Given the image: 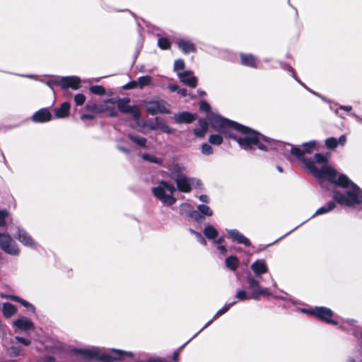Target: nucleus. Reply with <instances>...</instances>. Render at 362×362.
Masks as SVG:
<instances>
[{
	"mask_svg": "<svg viewBox=\"0 0 362 362\" xmlns=\"http://www.w3.org/2000/svg\"><path fill=\"white\" fill-rule=\"evenodd\" d=\"M0 247L11 255L18 256L20 253L17 244L8 234L0 233Z\"/></svg>",
	"mask_w": 362,
	"mask_h": 362,
	"instance_id": "0eeeda50",
	"label": "nucleus"
},
{
	"mask_svg": "<svg viewBox=\"0 0 362 362\" xmlns=\"http://www.w3.org/2000/svg\"><path fill=\"white\" fill-rule=\"evenodd\" d=\"M13 327L21 331H28L34 328V323L26 317H21L13 322Z\"/></svg>",
	"mask_w": 362,
	"mask_h": 362,
	"instance_id": "f3484780",
	"label": "nucleus"
},
{
	"mask_svg": "<svg viewBox=\"0 0 362 362\" xmlns=\"http://www.w3.org/2000/svg\"><path fill=\"white\" fill-rule=\"evenodd\" d=\"M52 117L49 108L44 107L35 112L32 116V119L35 122L44 123L50 121Z\"/></svg>",
	"mask_w": 362,
	"mask_h": 362,
	"instance_id": "2eb2a0df",
	"label": "nucleus"
},
{
	"mask_svg": "<svg viewBox=\"0 0 362 362\" xmlns=\"http://www.w3.org/2000/svg\"><path fill=\"white\" fill-rule=\"evenodd\" d=\"M177 47L184 53L189 54L195 52L197 49L195 45L189 40L185 38L177 39L175 42Z\"/></svg>",
	"mask_w": 362,
	"mask_h": 362,
	"instance_id": "dca6fc26",
	"label": "nucleus"
},
{
	"mask_svg": "<svg viewBox=\"0 0 362 362\" xmlns=\"http://www.w3.org/2000/svg\"><path fill=\"white\" fill-rule=\"evenodd\" d=\"M338 144L344 146L346 141V137L344 134L341 135L339 138L337 139Z\"/></svg>",
	"mask_w": 362,
	"mask_h": 362,
	"instance_id": "0e129e2a",
	"label": "nucleus"
},
{
	"mask_svg": "<svg viewBox=\"0 0 362 362\" xmlns=\"http://www.w3.org/2000/svg\"><path fill=\"white\" fill-rule=\"evenodd\" d=\"M8 212L7 210H0V226H6V218L8 216Z\"/></svg>",
	"mask_w": 362,
	"mask_h": 362,
	"instance_id": "3c124183",
	"label": "nucleus"
},
{
	"mask_svg": "<svg viewBox=\"0 0 362 362\" xmlns=\"http://www.w3.org/2000/svg\"><path fill=\"white\" fill-rule=\"evenodd\" d=\"M141 156L144 160H147L151 163L160 165L163 162V160L160 158L156 157L153 155H151L147 153H144L141 154Z\"/></svg>",
	"mask_w": 362,
	"mask_h": 362,
	"instance_id": "72a5a7b5",
	"label": "nucleus"
},
{
	"mask_svg": "<svg viewBox=\"0 0 362 362\" xmlns=\"http://www.w3.org/2000/svg\"><path fill=\"white\" fill-rule=\"evenodd\" d=\"M250 268L253 271L255 276H259L267 273L268 271L267 265L264 259H257L251 264Z\"/></svg>",
	"mask_w": 362,
	"mask_h": 362,
	"instance_id": "6ab92c4d",
	"label": "nucleus"
},
{
	"mask_svg": "<svg viewBox=\"0 0 362 362\" xmlns=\"http://www.w3.org/2000/svg\"><path fill=\"white\" fill-rule=\"evenodd\" d=\"M315 317L317 319L332 325H337L339 321L334 318V315L332 310L326 307H315Z\"/></svg>",
	"mask_w": 362,
	"mask_h": 362,
	"instance_id": "6e6552de",
	"label": "nucleus"
},
{
	"mask_svg": "<svg viewBox=\"0 0 362 362\" xmlns=\"http://www.w3.org/2000/svg\"><path fill=\"white\" fill-rule=\"evenodd\" d=\"M15 340H16L18 342L25 345V346H29L31 344V341L29 339H25L19 336L15 337Z\"/></svg>",
	"mask_w": 362,
	"mask_h": 362,
	"instance_id": "6e6d98bb",
	"label": "nucleus"
},
{
	"mask_svg": "<svg viewBox=\"0 0 362 362\" xmlns=\"http://www.w3.org/2000/svg\"><path fill=\"white\" fill-rule=\"evenodd\" d=\"M189 217L198 223H202L204 220V217L200 214L198 209H192V211L189 214Z\"/></svg>",
	"mask_w": 362,
	"mask_h": 362,
	"instance_id": "a18cd8bd",
	"label": "nucleus"
},
{
	"mask_svg": "<svg viewBox=\"0 0 362 362\" xmlns=\"http://www.w3.org/2000/svg\"><path fill=\"white\" fill-rule=\"evenodd\" d=\"M150 129L152 130L159 129L162 132L167 134H173L175 132V129L170 127L168 124H166L164 122L160 120L159 117H156L155 119V122L150 127Z\"/></svg>",
	"mask_w": 362,
	"mask_h": 362,
	"instance_id": "aec40b11",
	"label": "nucleus"
},
{
	"mask_svg": "<svg viewBox=\"0 0 362 362\" xmlns=\"http://www.w3.org/2000/svg\"><path fill=\"white\" fill-rule=\"evenodd\" d=\"M235 298L238 299V300L240 301H244L246 300L252 299V294H248L245 290L243 289H238L235 294Z\"/></svg>",
	"mask_w": 362,
	"mask_h": 362,
	"instance_id": "c9c22d12",
	"label": "nucleus"
},
{
	"mask_svg": "<svg viewBox=\"0 0 362 362\" xmlns=\"http://www.w3.org/2000/svg\"><path fill=\"white\" fill-rule=\"evenodd\" d=\"M130 102L129 98H123L116 99V104L117 105L118 110L122 113H133L135 117L139 116V112L135 106L129 105V103Z\"/></svg>",
	"mask_w": 362,
	"mask_h": 362,
	"instance_id": "9b49d317",
	"label": "nucleus"
},
{
	"mask_svg": "<svg viewBox=\"0 0 362 362\" xmlns=\"http://www.w3.org/2000/svg\"><path fill=\"white\" fill-rule=\"evenodd\" d=\"M177 76L181 83L185 84L191 88H195L197 84V78L192 75L190 71H184L178 72Z\"/></svg>",
	"mask_w": 362,
	"mask_h": 362,
	"instance_id": "4468645a",
	"label": "nucleus"
},
{
	"mask_svg": "<svg viewBox=\"0 0 362 362\" xmlns=\"http://www.w3.org/2000/svg\"><path fill=\"white\" fill-rule=\"evenodd\" d=\"M136 87V81H132L129 83H128L127 84H126L125 86H124V89H128V88H134Z\"/></svg>",
	"mask_w": 362,
	"mask_h": 362,
	"instance_id": "e2e57ef3",
	"label": "nucleus"
},
{
	"mask_svg": "<svg viewBox=\"0 0 362 362\" xmlns=\"http://www.w3.org/2000/svg\"><path fill=\"white\" fill-rule=\"evenodd\" d=\"M70 110V103L64 102L59 107L54 110V117L56 118H64L69 115Z\"/></svg>",
	"mask_w": 362,
	"mask_h": 362,
	"instance_id": "4be33fe9",
	"label": "nucleus"
},
{
	"mask_svg": "<svg viewBox=\"0 0 362 362\" xmlns=\"http://www.w3.org/2000/svg\"><path fill=\"white\" fill-rule=\"evenodd\" d=\"M208 119L211 127L221 133L226 134L230 129L242 133L243 135L240 136L228 133V137L235 140L240 146L246 151L255 150V146L264 151L276 150L288 158V153L290 152L288 147L291 146L290 144L271 139L248 127L218 115L210 114Z\"/></svg>",
	"mask_w": 362,
	"mask_h": 362,
	"instance_id": "f257e3e1",
	"label": "nucleus"
},
{
	"mask_svg": "<svg viewBox=\"0 0 362 362\" xmlns=\"http://www.w3.org/2000/svg\"><path fill=\"white\" fill-rule=\"evenodd\" d=\"M90 93L98 95H103L105 94V89L103 86L100 85L91 86L89 88Z\"/></svg>",
	"mask_w": 362,
	"mask_h": 362,
	"instance_id": "4c0bfd02",
	"label": "nucleus"
},
{
	"mask_svg": "<svg viewBox=\"0 0 362 362\" xmlns=\"http://www.w3.org/2000/svg\"><path fill=\"white\" fill-rule=\"evenodd\" d=\"M189 232L190 233H192V235H195V237L197 238V241L202 245L204 246H206L207 245V242L205 239V236L204 237L201 233L198 232V231H196L194 230V229H192L190 228L189 229Z\"/></svg>",
	"mask_w": 362,
	"mask_h": 362,
	"instance_id": "37998d69",
	"label": "nucleus"
},
{
	"mask_svg": "<svg viewBox=\"0 0 362 362\" xmlns=\"http://www.w3.org/2000/svg\"><path fill=\"white\" fill-rule=\"evenodd\" d=\"M241 64L246 66L252 68H256V59L252 54H240Z\"/></svg>",
	"mask_w": 362,
	"mask_h": 362,
	"instance_id": "5701e85b",
	"label": "nucleus"
},
{
	"mask_svg": "<svg viewBox=\"0 0 362 362\" xmlns=\"http://www.w3.org/2000/svg\"><path fill=\"white\" fill-rule=\"evenodd\" d=\"M168 88H169V90L171 91V92H175L178 90V86L176 85V84H173V83H170L168 84Z\"/></svg>",
	"mask_w": 362,
	"mask_h": 362,
	"instance_id": "774afa93",
	"label": "nucleus"
},
{
	"mask_svg": "<svg viewBox=\"0 0 362 362\" xmlns=\"http://www.w3.org/2000/svg\"><path fill=\"white\" fill-rule=\"evenodd\" d=\"M114 355L107 354L101 349L93 346L88 349H73L69 350L61 345L55 346L52 349V355L41 356L38 362H69L72 354H81L85 359L96 360L102 362H114L121 361L125 356L133 357L130 351L112 349Z\"/></svg>",
	"mask_w": 362,
	"mask_h": 362,
	"instance_id": "f03ea898",
	"label": "nucleus"
},
{
	"mask_svg": "<svg viewBox=\"0 0 362 362\" xmlns=\"http://www.w3.org/2000/svg\"><path fill=\"white\" fill-rule=\"evenodd\" d=\"M115 98H112L105 100L103 103V112H107L110 117H116L117 115V112L115 110Z\"/></svg>",
	"mask_w": 362,
	"mask_h": 362,
	"instance_id": "412c9836",
	"label": "nucleus"
},
{
	"mask_svg": "<svg viewBox=\"0 0 362 362\" xmlns=\"http://www.w3.org/2000/svg\"><path fill=\"white\" fill-rule=\"evenodd\" d=\"M203 233L205 238L210 240H215L218 235V230L211 225L206 226Z\"/></svg>",
	"mask_w": 362,
	"mask_h": 362,
	"instance_id": "bb28decb",
	"label": "nucleus"
},
{
	"mask_svg": "<svg viewBox=\"0 0 362 362\" xmlns=\"http://www.w3.org/2000/svg\"><path fill=\"white\" fill-rule=\"evenodd\" d=\"M93 119H94V116L90 114H83L81 115V119H82V120H84V119L93 120Z\"/></svg>",
	"mask_w": 362,
	"mask_h": 362,
	"instance_id": "338daca9",
	"label": "nucleus"
},
{
	"mask_svg": "<svg viewBox=\"0 0 362 362\" xmlns=\"http://www.w3.org/2000/svg\"><path fill=\"white\" fill-rule=\"evenodd\" d=\"M168 106V103L163 100H151L145 104L146 111L151 115L170 113Z\"/></svg>",
	"mask_w": 362,
	"mask_h": 362,
	"instance_id": "423d86ee",
	"label": "nucleus"
},
{
	"mask_svg": "<svg viewBox=\"0 0 362 362\" xmlns=\"http://www.w3.org/2000/svg\"><path fill=\"white\" fill-rule=\"evenodd\" d=\"M316 145H317V141H314V140L303 143L302 146L303 147V149L304 154L313 153V151H314V149L316 147Z\"/></svg>",
	"mask_w": 362,
	"mask_h": 362,
	"instance_id": "f704fd0d",
	"label": "nucleus"
},
{
	"mask_svg": "<svg viewBox=\"0 0 362 362\" xmlns=\"http://www.w3.org/2000/svg\"><path fill=\"white\" fill-rule=\"evenodd\" d=\"M151 83V77L148 75L142 76L138 78L136 81V87L143 88L145 86H149Z\"/></svg>",
	"mask_w": 362,
	"mask_h": 362,
	"instance_id": "473e14b6",
	"label": "nucleus"
},
{
	"mask_svg": "<svg viewBox=\"0 0 362 362\" xmlns=\"http://www.w3.org/2000/svg\"><path fill=\"white\" fill-rule=\"evenodd\" d=\"M202 153L206 156L211 155L213 153V148L209 144L204 143L202 146Z\"/></svg>",
	"mask_w": 362,
	"mask_h": 362,
	"instance_id": "09e8293b",
	"label": "nucleus"
},
{
	"mask_svg": "<svg viewBox=\"0 0 362 362\" xmlns=\"http://www.w3.org/2000/svg\"><path fill=\"white\" fill-rule=\"evenodd\" d=\"M193 132L196 136L204 137L207 131L202 128H195Z\"/></svg>",
	"mask_w": 362,
	"mask_h": 362,
	"instance_id": "13d9d810",
	"label": "nucleus"
},
{
	"mask_svg": "<svg viewBox=\"0 0 362 362\" xmlns=\"http://www.w3.org/2000/svg\"><path fill=\"white\" fill-rule=\"evenodd\" d=\"M290 147V153L304 164L308 173L318 180L321 186H323L325 180L339 187H344L349 183L350 180L346 175L339 174L332 166L325 165L317 168L311 159L304 156L303 149L293 145Z\"/></svg>",
	"mask_w": 362,
	"mask_h": 362,
	"instance_id": "7ed1b4c3",
	"label": "nucleus"
},
{
	"mask_svg": "<svg viewBox=\"0 0 362 362\" xmlns=\"http://www.w3.org/2000/svg\"><path fill=\"white\" fill-rule=\"evenodd\" d=\"M195 180L194 178H189L186 175L176 177L175 182L177 188L180 192H189L192 189V185L194 184Z\"/></svg>",
	"mask_w": 362,
	"mask_h": 362,
	"instance_id": "f8f14e48",
	"label": "nucleus"
},
{
	"mask_svg": "<svg viewBox=\"0 0 362 362\" xmlns=\"http://www.w3.org/2000/svg\"><path fill=\"white\" fill-rule=\"evenodd\" d=\"M264 295V296H272V293L269 291V289L266 287L259 286L258 289H256L252 292V299L255 300H259V296Z\"/></svg>",
	"mask_w": 362,
	"mask_h": 362,
	"instance_id": "2f4dec72",
	"label": "nucleus"
},
{
	"mask_svg": "<svg viewBox=\"0 0 362 362\" xmlns=\"http://www.w3.org/2000/svg\"><path fill=\"white\" fill-rule=\"evenodd\" d=\"M86 109L88 111L93 112L94 113H103V104L98 105L95 103H88L86 105Z\"/></svg>",
	"mask_w": 362,
	"mask_h": 362,
	"instance_id": "7c9ffc66",
	"label": "nucleus"
},
{
	"mask_svg": "<svg viewBox=\"0 0 362 362\" xmlns=\"http://www.w3.org/2000/svg\"><path fill=\"white\" fill-rule=\"evenodd\" d=\"M59 76H54L52 79L46 81L45 83L49 88H51L52 89L53 85L59 86Z\"/></svg>",
	"mask_w": 362,
	"mask_h": 362,
	"instance_id": "5fc2aeb1",
	"label": "nucleus"
},
{
	"mask_svg": "<svg viewBox=\"0 0 362 362\" xmlns=\"http://www.w3.org/2000/svg\"><path fill=\"white\" fill-rule=\"evenodd\" d=\"M199 109H200V110L209 112L211 110V107L206 101L202 100L200 102Z\"/></svg>",
	"mask_w": 362,
	"mask_h": 362,
	"instance_id": "4d7b16f0",
	"label": "nucleus"
},
{
	"mask_svg": "<svg viewBox=\"0 0 362 362\" xmlns=\"http://www.w3.org/2000/svg\"><path fill=\"white\" fill-rule=\"evenodd\" d=\"M257 277L258 276H252L251 274H248L246 277L247 282L248 284L247 287L252 295V292L256 289H258L260 286V281Z\"/></svg>",
	"mask_w": 362,
	"mask_h": 362,
	"instance_id": "393cba45",
	"label": "nucleus"
},
{
	"mask_svg": "<svg viewBox=\"0 0 362 362\" xmlns=\"http://www.w3.org/2000/svg\"><path fill=\"white\" fill-rule=\"evenodd\" d=\"M170 42L167 37H160L158 40V46L162 49H168L170 47Z\"/></svg>",
	"mask_w": 362,
	"mask_h": 362,
	"instance_id": "79ce46f5",
	"label": "nucleus"
},
{
	"mask_svg": "<svg viewBox=\"0 0 362 362\" xmlns=\"http://www.w3.org/2000/svg\"><path fill=\"white\" fill-rule=\"evenodd\" d=\"M59 86L62 89L71 88L77 90L80 88L81 79L77 76L59 77Z\"/></svg>",
	"mask_w": 362,
	"mask_h": 362,
	"instance_id": "9d476101",
	"label": "nucleus"
},
{
	"mask_svg": "<svg viewBox=\"0 0 362 362\" xmlns=\"http://www.w3.org/2000/svg\"><path fill=\"white\" fill-rule=\"evenodd\" d=\"M197 209L199 211L200 214L204 216H211L213 215V211L211 208L205 204H199L197 206Z\"/></svg>",
	"mask_w": 362,
	"mask_h": 362,
	"instance_id": "e433bc0d",
	"label": "nucleus"
},
{
	"mask_svg": "<svg viewBox=\"0 0 362 362\" xmlns=\"http://www.w3.org/2000/svg\"><path fill=\"white\" fill-rule=\"evenodd\" d=\"M314 158H315V161L317 163H322L323 164L322 166L323 165H329L327 164V158L322 153H317L315 154L314 156Z\"/></svg>",
	"mask_w": 362,
	"mask_h": 362,
	"instance_id": "de8ad7c7",
	"label": "nucleus"
},
{
	"mask_svg": "<svg viewBox=\"0 0 362 362\" xmlns=\"http://www.w3.org/2000/svg\"><path fill=\"white\" fill-rule=\"evenodd\" d=\"M17 312L16 307L11 303H4L2 306V313L6 318L11 317Z\"/></svg>",
	"mask_w": 362,
	"mask_h": 362,
	"instance_id": "a878e982",
	"label": "nucleus"
},
{
	"mask_svg": "<svg viewBox=\"0 0 362 362\" xmlns=\"http://www.w3.org/2000/svg\"><path fill=\"white\" fill-rule=\"evenodd\" d=\"M192 211V206L187 203H182L180 205V214L181 215H186L189 217V214Z\"/></svg>",
	"mask_w": 362,
	"mask_h": 362,
	"instance_id": "58836bf2",
	"label": "nucleus"
},
{
	"mask_svg": "<svg viewBox=\"0 0 362 362\" xmlns=\"http://www.w3.org/2000/svg\"><path fill=\"white\" fill-rule=\"evenodd\" d=\"M209 141L214 145H220L223 142V138L219 134H211L209 136Z\"/></svg>",
	"mask_w": 362,
	"mask_h": 362,
	"instance_id": "49530a36",
	"label": "nucleus"
},
{
	"mask_svg": "<svg viewBox=\"0 0 362 362\" xmlns=\"http://www.w3.org/2000/svg\"><path fill=\"white\" fill-rule=\"evenodd\" d=\"M184 170L185 168L182 165L179 163H174L169 168L170 176L175 180L176 177L184 175Z\"/></svg>",
	"mask_w": 362,
	"mask_h": 362,
	"instance_id": "b1692460",
	"label": "nucleus"
},
{
	"mask_svg": "<svg viewBox=\"0 0 362 362\" xmlns=\"http://www.w3.org/2000/svg\"><path fill=\"white\" fill-rule=\"evenodd\" d=\"M236 303L237 300L226 304L222 308L217 311V313L214 316V319H216L218 317L226 313L230 309V308L235 305Z\"/></svg>",
	"mask_w": 362,
	"mask_h": 362,
	"instance_id": "a19ab883",
	"label": "nucleus"
},
{
	"mask_svg": "<svg viewBox=\"0 0 362 362\" xmlns=\"http://www.w3.org/2000/svg\"><path fill=\"white\" fill-rule=\"evenodd\" d=\"M13 299L19 302L21 305H23L25 308H27L28 306H31V303H30L29 302H28L27 300H24L23 298H21L18 296H14Z\"/></svg>",
	"mask_w": 362,
	"mask_h": 362,
	"instance_id": "052dcab7",
	"label": "nucleus"
},
{
	"mask_svg": "<svg viewBox=\"0 0 362 362\" xmlns=\"http://www.w3.org/2000/svg\"><path fill=\"white\" fill-rule=\"evenodd\" d=\"M226 267L231 271H235L239 267L240 261L235 255H230L225 259Z\"/></svg>",
	"mask_w": 362,
	"mask_h": 362,
	"instance_id": "cd10ccee",
	"label": "nucleus"
},
{
	"mask_svg": "<svg viewBox=\"0 0 362 362\" xmlns=\"http://www.w3.org/2000/svg\"><path fill=\"white\" fill-rule=\"evenodd\" d=\"M198 124L199 125V128L204 129L207 131L209 123L206 119L204 118H200L198 121Z\"/></svg>",
	"mask_w": 362,
	"mask_h": 362,
	"instance_id": "bf43d9fd",
	"label": "nucleus"
},
{
	"mask_svg": "<svg viewBox=\"0 0 362 362\" xmlns=\"http://www.w3.org/2000/svg\"><path fill=\"white\" fill-rule=\"evenodd\" d=\"M226 231L228 238H231L233 241H235L237 243L242 244L245 247L251 245L250 240L237 229H226Z\"/></svg>",
	"mask_w": 362,
	"mask_h": 362,
	"instance_id": "ddd939ff",
	"label": "nucleus"
},
{
	"mask_svg": "<svg viewBox=\"0 0 362 362\" xmlns=\"http://www.w3.org/2000/svg\"><path fill=\"white\" fill-rule=\"evenodd\" d=\"M192 339H189L186 343H185L182 346H181L179 349H177V350H175L174 352H173V360L174 361V362H177L178 360H179V355H180V351L188 343L191 341Z\"/></svg>",
	"mask_w": 362,
	"mask_h": 362,
	"instance_id": "864d4df0",
	"label": "nucleus"
},
{
	"mask_svg": "<svg viewBox=\"0 0 362 362\" xmlns=\"http://www.w3.org/2000/svg\"><path fill=\"white\" fill-rule=\"evenodd\" d=\"M197 118V115L187 111L181 112L174 115L175 122L177 124H190Z\"/></svg>",
	"mask_w": 362,
	"mask_h": 362,
	"instance_id": "a211bd4d",
	"label": "nucleus"
},
{
	"mask_svg": "<svg viewBox=\"0 0 362 362\" xmlns=\"http://www.w3.org/2000/svg\"><path fill=\"white\" fill-rule=\"evenodd\" d=\"M185 68V62L183 59H176L174 62V70L178 71V70H182Z\"/></svg>",
	"mask_w": 362,
	"mask_h": 362,
	"instance_id": "603ef678",
	"label": "nucleus"
},
{
	"mask_svg": "<svg viewBox=\"0 0 362 362\" xmlns=\"http://www.w3.org/2000/svg\"><path fill=\"white\" fill-rule=\"evenodd\" d=\"M344 187H349L350 189L345 193H341L337 191L334 192V201H330L327 204L320 207L312 217L325 214L332 211L336 207L335 202L351 206L362 202V190L356 184L350 180L349 183Z\"/></svg>",
	"mask_w": 362,
	"mask_h": 362,
	"instance_id": "20e7f679",
	"label": "nucleus"
},
{
	"mask_svg": "<svg viewBox=\"0 0 362 362\" xmlns=\"http://www.w3.org/2000/svg\"><path fill=\"white\" fill-rule=\"evenodd\" d=\"M217 250L219 251V252L221 255H225L227 253V251H228L226 247V246H224V245H218L217 246Z\"/></svg>",
	"mask_w": 362,
	"mask_h": 362,
	"instance_id": "69168bd1",
	"label": "nucleus"
},
{
	"mask_svg": "<svg viewBox=\"0 0 362 362\" xmlns=\"http://www.w3.org/2000/svg\"><path fill=\"white\" fill-rule=\"evenodd\" d=\"M325 144L327 148L332 150L337 148L338 141L335 137H329L325 140Z\"/></svg>",
	"mask_w": 362,
	"mask_h": 362,
	"instance_id": "c03bdc74",
	"label": "nucleus"
},
{
	"mask_svg": "<svg viewBox=\"0 0 362 362\" xmlns=\"http://www.w3.org/2000/svg\"><path fill=\"white\" fill-rule=\"evenodd\" d=\"M7 354L11 357H17L21 354V349L19 346H11L7 349Z\"/></svg>",
	"mask_w": 362,
	"mask_h": 362,
	"instance_id": "ea45409f",
	"label": "nucleus"
},
{
	"mask_svg": "<svg viewBox=\"0 0 362 362\" xmlns=\"http://www.w3.org/2000/svg\"><path fill=\"white\" fill-rule=\"evenodd\" d=\"M281 67L284 69L285 71H287L288 72L291 73V75L293 78L299 83L301 86H303L305 88L310 91V90L297 77L296 74L294 71V69L287 63L284 62L281 64Z\"/></svg>",
	"mask_w": 362,
	"mask_h": 362,
	"instance_id": "c756f323",
	"label": "nucleus"
},
{
	"mask_svg": "<svg viewBox=\"0 0 362 362\" xmlns=\"http://www.w3.org/2000/svg\"><path fill=\"white\" fill-rule=\"evenodd\" d=\"M127 136L136 145L144 148L146 147L147 139L145 137L134 134H129Z\"/></svg>",
	"mask_w": 362,
	"mask_h": 362,
	"instance_id": "c85d7f7f",
	"label": "nucleus"
},
{
	"mask_svg": "<svg viewBox=\"0 0 362 362\" xmlns=\"http://www.w3.org/2000/svg\"><path fill=\"white\" fill-rule=\"evenodd\" d=\"M300 312H302L303 313H305V314H310L311 315H313L315 316V307L314 308H300Z\"/></svg>",
	"mask_w": 362,
	"mask_h": 362,
	"instance_id": "680f3d73",
	"label": "nucleus"
},
{
	"mask_svg": "<svg viewBox=\"0 0 362 362\" xmlns=\"http://www.w3.org/2000/svg\"><path fill=\"white\" fill-rule=\"evenodd\" d=\"M16 238L24 246L30 247L34 250H37L40 245L33 240L29 233L24 229L18 228Z\"/></svg>",
	"mask_w": 362,
	"mask_h": 362,
	"instance_id": "1a4fd4ad",
	"label": "nucleus"
},
{
	"mask_svg": "<svg viewBox=\"0 0 362 362\" xmlns=\"http://www.w3.org/2000/svg\"><path fill=\"white\" fill-rule=\"evenodd\" d=\"M86 100V96L83 93H77L74 96V103L76 105H81Z\"/></svg>",
	"mask_w": 362,
	"mask_h": 362,
	"instance_id": "8fccbe9b",
	"label": "nucleus"
},
{
	"mask_svg": "<svg viewBox=\"0 0 362 362\" xmlns=\"http://www.w3.org/2000/svg\"><path fill=\"white\" fill-rule=\"evenodd\" d=\"M175 190L176 189L173 185L167 181L161 180L156 187L152 188V193L163 204L172 206L176 202V199L173 196Z\"/></svg>",
	"mask_w": 362,
	"mask_h": 362,
	"instance_id": "39448f33",
	"label": "nucleus"
}]
</instances>
